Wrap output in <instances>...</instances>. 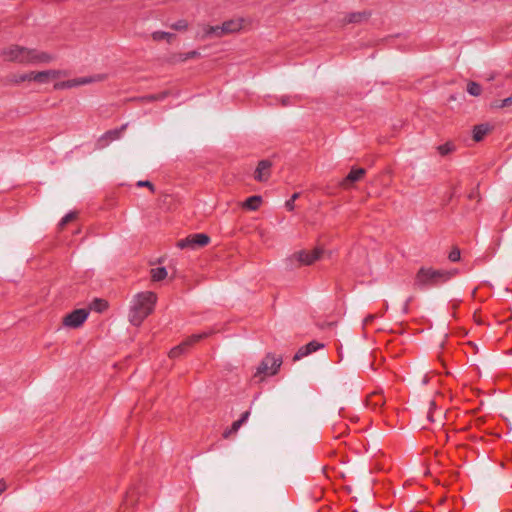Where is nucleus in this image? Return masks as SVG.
Masks as SVG:
<instances>
[{
  "label": "nucleus",
  "instance_id": "1",
  "mask_svg": "<svg viewBox=\"0 0 512 512\" xmlns=\"http://www.w3.org/2000/svg\"><path fill=\"white\" fill-rule=\"evenodd\" d=\"M0 58L5 62L19 64H48L54 56L48 52L20 45H9L0 49Z\"/></svg>",
  "mask_w": 512,
  "mask_h": 512
},
{
  "label": "nucleus",
  "instance_id": "2",
  "mask_svg": "<svg viewBox=\"0 0 512 512\" xmlns=\"http://www.w3.org/2000/svg\"><path fill=\"white\" fill-rule=\"evenodd\" d=\"M156 302L157 295L152 291L136 293L131 299L128 311L130 324L139 327L153 313Z\"/></svg>",
  "mask_w": 512,
  "mask_h": 512
},
{
  "label": "nucleus",
  "instance_id": "3",
  "mask_svg": "<svg viewBox=\"0 0 512 512\" xmlns=\"http://www.w3.org/2000/svg\"><path fill=\"white\" fill-rule=\"evenodd\" d=\"M325 249L322 246L303 248L294 251L287 259V263L296 268L312 266L323 258Z\"/></svg>",
  "mask_w": 512,
  "mask_h": 512
},
{
  "label": "nucleus",
  "instance_id": "4",
  "mask_svg": "<svg viewBox=\"0 0 512 512\" xmlns=\"http://www.w3.org/2000/svg\"><path fill=\"white\" fill-rule=\"evenodd\" d=\"M453 275L454 273L449 271L438 270L432 267H422L416 274L415 282L419 286L435 285L448 281Z\"/></svg>",
  "mask_w": 512,
  "mask_h": 512
},
{
  "label": "nucleus",
  "instance_id": "5",
  "mask_svg": "<svg viewBox=\"0 0 512 512\" xmlns=\"http://www.w3.org/2000/svg\"><path fill=\"white\" fill-rule=\"evenodd\" d=\"M281 365V356L268 353L256 368L253 378L259 382L264 381L267 377L276 375Z\"/></svg>",
  "mask_w": 512,
  "mask_h": 512
},
{
  "label": "nucleus",
  "instance_id": "6",
  "mask_svg": "<svg viewBox=\"0 0 512 512\" xmlns=\"http://www.w3.org/2000/svg\"><path fill=\"white\" fill-rule=\"evenodd\" d=\"M251 26L252 20L244 16H234L222 22L224 37L248 32Z\"/></svg>",
  "mask_w": 512,
  "mask_h": 512
},
{
  "label": "nucleus",
  "instance_id": "7",
  "mask_svg": "<svg viewBox=\"0 0 512 512\" xmlns=\"http://www.w3.org/2000/svg\"><path fill=\"white\" fill-rule=\"evenodd\" d=\"M106 79V75L104 74H98L94 76H86V77H80L75 79H70L66 81H60L56 82L54 84L55 90H66V89H72L83 85H88L95 82H102Z\"/></svg>",
  "mask_w": 512,
  "mask_h": 512
},
{
  "label": "nucleus",
  "instance_id": "8",
  "mask_svg": "<svg viewBox=\"0 0 512 512\" xmlns=\"http://www.w3.org/2000/svg\"><path fill=\"white\" fill-rule=\"evenodd\" d=\"M89 310L76 309L65 315L62 319V324L67 328H79L88 318Z\"/></svg>",
  "mask_w": 512,
  "mask_h": 512
},
{
  "label": "nucleus",
  "instance_id": "9",
  "mask_svg": "<svg viewBox=\"0 0 512 512\" xmlns=\"http://www.w3.org/2000/svg\"><path fill=\"white\" fill-rule=\"evenodd\" d=\"M210 242L208 235L199 233L190 235L177 243V247L180 249H196L197 247H204Z\"/></svg>",
  "mask_w": 512,
  "mask_h": 512
},
{
  "label": "nucleus",
  "instance_id": "10",
  "mask_svg": "<svg viewBox=\"0 0 512 512\" xmlns=\"http://www.w3.org/2000/svg\"><path fill=\"white\" fill-rule=\"evenodd\" d=\"M66 73L61 70H42V71H32V82L38 83V84H47L51 81L58 80L62 76H64Z\"/></svg>",
  "mask_w": 512,
  "mask_h": 512
},
{
  "label": "nucleus",
  "instance_id": "11",
  "mask_svg": "<svg viewBox=\"0 0 512 512\" xmlns=\"http://www.w3.org/2000/svg\"><path fill=\"white\" fill-rule=\"evenodd\" d=\"M200 56H201V54L197 50H191V51H187V52L174 51L168 55L167 61L170 64L176 65V64L185 63L189 60L198 59V58H200Z\"/></svg>",
  "mask_w": 512,
  "mask_h": 512
},
{
  "label": "nucleus",
  "instance_id": "12",
  "mask_svg": "<svg viewBox=\"0 0 512 512\" xmlns=\"http://www.w3.org/2000/svg\"><path fill=\"white\" fill-rule=\"evenodd\" d=\"M207 337V333H201V334H194L188 337L182 344L179 346L173 348L170 352V355L172 357H177L181 353H183L188 347L198 343L202 339Z\"/></svg>",
  "mask_w": 512,
  "mask_h": 512
},
{
  "label": "nucleus",
  "instance_id": "13",
  "mask_svg": "<svg viewBox=\"0 0 512 512\" xmlns=\"http://www.w3.org/2000/svg\"><path fill=\"white\" fill-rule=\"evenodd\" d=\"M272 163L268 160H261L254 171V179L258 182H266L271 176Z\"/></svg>",
  "mask_w": 512,
  "mask_h": 512
},
{
  "label": "nucleus",
  "instance_id": "14",
  "mask_svg": "<svg viewBox=\"0 0 512 512\" xmlns=\"http://www.w3.org/2000/svg\"><path fill=\"white\" fill-rule=\"evenodd\" d=\"M365 174L366 170L364 168H352L346 178L342 180L340 186L348 189L352 183L362 180Z\"/></svg>",
  "mask_w": 512,
  "mask_h": 512
},
{
  "label": "nucleus",
  "instance_id": "15",
  "mask_svg": "<svg viewBox=\"0 0 512 512\" xmlns=\"http://www.w3.org/2000/svg\"><path fill=\"white\" fill-rule=\"evenodd\" d=\"M493 130V126L489 123H481L472 128V138L475 142L482 141Z\"/></svg>",
  "mask_w": 512,
  "mask_h": 512
},
{
  "label": "nucleus",
  "instance_id": "16",
  "mask_svg": "<svg viewBox=\"0 0 512 512\" xmlns=\"http://www.w3.org/2000/svg\"><path fill=\"white\" fill-rule=\"evenodd\" d=\"M224 37L222 23L218 25L205 24L202 27V38H222Z\"/></svg>",
  "mask_w": 512,
  "mask_h": 512
},
{
  "label": "nucleus",
  "instance_id": "17",
  "mask_svg": "<svg viewBox=\"0 0 512 512\" xmlns=\"http://www.w3.org/2000/svg\"><path fill=\"white\" fill-rule=\"evenodd\" d=\"M32 71L18 72L9 76V83L12 85H20L32 82Z\"/></svg>",
  "mask_w": 512,
  "mask_h": 512
},
{
  "label": "nucleus",
  "instance_id": "18",
  "mask_svg": "<svg viewBox=\"0 0 512 512\" xmlns=\"http://www.w3.org/2000/svg\"><path fill=\"white\" fill-rule=\"evenodd\" d=\"M262 204V197L258 195L247 198L243 203L242 207L251 211H256Z\"/></svg>",
  "mask_w": 512,
  "mask_h": 512
},
{
  "label": "nucleus",
  "instance_id": "19",
  "mask_svg": "<svg viewBox=\"0 0 512 512\" xmlns=\"http://www.w3.org/2000/svg\"><path fill=\"white\" fill-rule=\"evenodd\" d=\"M150 277L153 282L163 281L168 277V271L165 267H154L150 270Z\"/></svg>",
  "mask_w": 512,
  "mask_h": 512
},
{
  "label": "nucleus",
  "instance_id": "20",
  "mask_svg": "<svg viewBox=\"0 0 512 512\" xmlns=\"http://www.w3.org/2000/svg\"><path fill=\"white\" fill-rule=\"evenodd\" d=\"M108 307H109L108 301H106L105 299H101V298H95L89 304V309L93 310L97 313L105 312L108 309Z\"/></svg>",
  "mask_w": 512,
  "mask_h": 512
},
{
  "label": "nucleus",
  "instance_id": "21",
  "mask_svg": "<svg viewBox=\"0 0 512 512\" xmlns=\"http://www.w3.org/2000/svg\"><path fill=\"white\" fill-rule=\"evenodd\" d=\"M151 38L154 42L165 41L167 43H172L175 39V35L166 31H154L151 34Z\"/></svg>",
  "mask_w": 512,
  "mask_h": 512
},
{
  "label": "nucleus",
  "instance_id": "22",
  "mask_svg": "<svg viewBox=\"0 0 512 512\" xmlns=\"http://www.w3.org/2000/svg\"><path fill=\"white\" fill-rule=\"evenodd\" d=\"M189 27L190 24L186 19H179L170 24V28L178 32H186Z\"/></svg>",
  "mask_w": 512,
  "mask_h": 512
},
{
  "label": "nucleus",
  "instance_id": "23",
  "mask_svg": "<svg viewBox=\"0 0 512 512\" xmlns=\"http://www.w3.org/2000/svg\"><path fill=\"white\" fill-rule=\"evenodd\" d=\"M384 398L381 394L379 393H373L371 395L368 396L367 398V404L370 405V406H382L384 404Z\"/></svg>",
  "mask_w": 512,
  "mask_h": 512
},
{
  "label": "nucleus",
  "instance_id": "24",
  "mask_svg": "<svg viewBox=\"0 0 512 512\" xmlns=\"http://www.w3.org/2000/svg\"><path fill=\"white\" fill-rule=\"evenodd\" d=\"M438 153L442 156H446L454 151V145L452 142H446L437 147Z\"/></svg>",
  "mask_w": 512,
  "mask_h": 512
},
{
  "label": "nucleus",
  "instance_id": "25",
  "mask_svg": "<svg viewBox=\"0 0 512 512\" xmlns=\"http://www.w3.org/2000/svg\"><path fill=\"white\" fill-rule=\"evenodd\" d=\"M467 91L472 96H479L482 92V88L478 83L471 81L467 85Z\"/></svg>",
  "mask_w": 512,
  "mask_h": 512
},
{
  "label": "nucleus",
  "instance_id": "26",
  "mask_svg": "<svg viewBox=\"0 0 512 512\" xmlns=\"http://www.w3.org/2000/svg\"><path fill=\"white\" fill-rule=\"evenodd\" d=\"M249 415H250L249 412L243 413L241 418L239 420L233 422V424L231 425L232 430L237 432L240 429V427L242 426V424L247 421Z\"/></svg>",
  "mask_w": 512,
  "mask_h": 512
},
{
  "label": "nucleus",
  "instance_id": "27",
  "mask_svg": "<svg viewBox=\"0 0 512 512\" xmlns=\"http://www.w3.org/2000/svg\"><path fill=\"white\" fill-rule=\"evenodd\" d=\"M448 258H449V260H450V261H452V262H457V261H459V260H460V258H461L460 250H459L458 248L454 247V248L450 251V253H449V255H448Z\"/></svg>",
  "mask_w": 512,
  "mask_h": 512
},
{
  "label": "nucleus",
  "instance_id": "28",
  "mask_svg": "<svg viewBox=\"0 0 512 512\" xmlns=\"http://www.w3.org/2000/svg\"><path fill=\"white\" fill-rule=\"evenodd\" d=\"M307 355H309L308 348H306L305 346H303V347H301V348L297 351V353L294 355L293 360H294V361H298V360H300L301 358L306 357Z\"/></svg>",
  "mask_w": 512,
  "mask_h": 512
},
{
  "label": "nucleus",
  "instance_id": "29",
  "mask_svg": "<svg viewBox=\"0 0 512 512\" xmlns=\"http://www.w3.org/2000/svg\"><path fill=\"white\" fill-rule=\"evenodd\" d=\"M74 219H76V213H69L65 217L62 218V220H61L59 225H60L61 228H64V226L66 224H68L69 222L73 221Z\"/></svg>",
  "mask_w": 512,
  "mask_h": 512
},
{
  "label": "nucleus",
  "instance_id": "30",
  "mask_svg": "<svg viewBox=\"0 0 512 512\" xmlns=\"http://www.w3.org/2000/svg\"><path fill=\"white\" fill-rule=\"evenodd\" d=\"M299 194L298 193H294L291 197L290 200L286 201L285 203V207L289 210V211H292L294 209V202L295 200L298 198Z\"/></svg>",
  "mask_w": 512,
  "mask_h": 512
},
{
  "label": "nucleus",
  "instance_id": "31",
  "mask_svg": "<svg viewBox=\"0 0 512 512\" xmlns=\"http://www.w3.org/2000/svg\"><path fill=\"white\" fill-rule=\"evenodd\" d=\"M137 186L147 187L152 193L155 192V186L150 181H138Z\"/></svg>",
  "mask_w": 512,
  "mask_h": 512
},
{
  "label": "nucleus",
  "instance_id": "32",
  "mask_svg": "<svg viewBox=\"0 0 512 512\" xmlns=\"http://www.w3.org/2000/svg\"><path fill=\"white\" fill-rule=\"evenodd\" d=\"M508 106H512V95L503 99L498 105H496L497 108H505Z\"/></svg>",
  "mask_w": 512,
  "mask_h": 512
},
{
  "label": "nucleus",
  "instance_id": "33",
  "mask_svg": "<svg viewBox=\"0 0 512 512\" xmlns=\"http://www.w3.org/2000/svg\"><path fill=\"white\" fill-rule=\"evenodd\" d=\"M9 488L8 482L4 478H0V496L3 495Z\"/></svg>",
  "mask_w": 512,
  "mask_h": 512
},
{
  "label": "nucleus",
  "instance_id": "34",
  "mask_svg": "<svg viewBox=\"0 0 512 512\" xmlns=\"http://www.w3.org/2000/svg\"><path fill=\"white\" fill-rule=\"evenodd\" d=\"M305 347L308 348V352L310 354V353L316 351L317 349H319L320 347H322V345L319 343H316V342H310Z\"/></svg>",
  "mask_w": 512,
  "mask_h": 512
},
{
  "label": "nucleus",
  "instance_id": "35",
  "mask_svg": "<svg viewBox=\"0 0 512 512\" xmlns=\"http://www.w3.org/2000/svg\"><path fill=\"white\" fill-rule=\"evenodd\" d=\"M236 432L234 430H232V427L226 429L224 432H223V437L225 439H228L231 435L235 434Z\"/></svg>",
  "mask_w": 512,
  "mask_h": 512
},
{
  "label": "nucleus",
  "instance_id": "36",
  "mask_svg": "<svg viewBox=\"0 0 512 512\" xmlns=\"http://www.w3.org/2000/svg\"><path fill=\"white\" fill-rule=\"evenodd\" d=\"M164 198H165V200H166V199H168V198H171V196H169V195H165V196H164Z\"/></svg>",
  "mask_w": 512,
  "mask_h": 512
}]
</instances>
